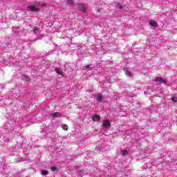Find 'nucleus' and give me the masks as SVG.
<instances>
[{"label":"nucleus","mask_w":177,"mask_h":177,"mask_svg":"<svg viewBox=\"0 0 177 177\" xmlns=\"http://www.w3.org/2000/svg\"><path fill=\"white\" fill-rule=\"evenodd\" d=\"M26 9L28 12H38V8L35 6H28Z\"/></svg>","instance_id":"obj_1"},{"label":"nucleus","mask_w":177,"mask_h":177,"mask_svg":"<svg viewBox=\"0 0 177 177\" xmlns=\"http://www.w3.org/2000/svg\"><path fill=\"white\" fill-rule=\"evenodd\" d=\"M156 81L160 84H167V80L161 77H157Z\"/></svg>","instance_id":"obj_2"},{"label":"nucleus","mask_w":177,"mask_h":177,"mask_svg":"<svg viewBox=\"0 0 177 177\" xmlns=\"http://www.w3.org/2000/svg\"><path fill=\"white\" fill-rule=\"evenodd\" d=\"M53 118H60L62 117V114L59 112H55L54 113H51L50 115Z\"/></svg>","instance_id":"obj_3"},{"label":"nucleus","mask_w":177,"mask_h":177,"mask_svg":"<svg viewBox=\"0 0 177 177\" xmlns=\"http://www.w3.org/2000/svg\"><path fill=\"white\" fill-rule=\"evenodd\" d=\"M78 10H80V12H85L86 10V8L85 7V5L84 4H80L78 6Z\"/></svg>","instance_id":"obj_4"},{"label":"nucleus","mask_w":177,"mask_h":177,"mask_svg":"<svg viewBox=\"0 0 177 177\" xmlns=\"http://www.w3.org/2000/svg\"><path fill=\"white\" fill-rule=\"evenodd\" d=\"M103 125L105 127V128H109L111 126V124H110V121L105 120L103 121Z\"/></svg>","instance_id":"obj_5"},{"label":"nucleus","mask_w":177,"mask_h":177,"mask_svg":"<svg viewBox=\"0 0 177 177\" xmlns=\"http://www.w3.org/2000/svg\"><path fill=\"white\" fill-rule=\"evenodd\" d=\"M49 131L48 127H46L44 129H41V133H43V136H46V132H48Z\"/></svg>","instance_id":"obj_6"},{"label":"nucleus","mask_w":177,"mask_h":177,"mask_svg":"<svg viewBox=\"0 0 177 177\" xmlns=\"http://www.w3.org/2000/svg\"><path fill=\"white\" fill-rule=\"evenodd\" d=\"M124 71L127 77H131L132 75V73L131 72V71H129V69L124 68Z\"/></svg>","instance_id":"obj_7"},{"label":"nucleus","mask_w":177,"mask_h":177,"mask_svg":"<svg viewBox=\"0 0 177 177\" xmlns=\"http://www.w3.org/2000/svg\"><path fill=\"white\" fill-rule=\"evenodd\" d=\"M55 72L57 73V74H59V75H63L64 72L62 70V68H55Z\"/></svg>","instance_id":"obj_8"},{"label":"nucleus","mask_w":177,"mask_h":177,"mask_svg":"<svg viewBox=\"0 0 177 177\" xmlns=\"http://www.w3.org/2000/svg\"><path fill=\"white\" fill-rule=\"evenodd\" d=\"M149 26H151V27H158V24H157V22H156V21H151L149 22Z\"/></svg>","instance_id":"obj_9"},{"label":"nucleus","mask_w":177,"mask_h":177,"mask_svg":"<svg viewBox=\"0 0 177 177\" xmlns=\"http://www.w3.org/2000/svg\"><path fill=\"white\" fill-rule=\"evenodd\" d=\"M92 120H93V121H94V122L100 121V116H99V115H95L93 116Z\"/></svg>","instance_id":"obj_10"},{"label":"nucleus","mask_w":177,"mask_h":177,"mask_svg":"<svg viewBox=\"0 0 177 177\" xmlns=\"http://www.w3.org/2000/svg\"><path fill=\"white\" fill-rule=\"evenodd\" d=\"M33 32H34V34H36L37 35H38V34H39V32H40L39 28L35 27L33 28Z\"/></svg>","instance_id":"obj_11"},{"label":"nucleus","mask_w":177,"mask_h":177,"mask_svg":"<svg viewBox=\"0 0 177 177\" xmlns=\"http://www.w3.org/2000/svg\"><path fill=\"white\" fill-rule=\"evenodd\" d=\"M96 100H97V102H102V100H103V97H102V95H97Z\"/></svg>","instance_id":"obj_12"},{"label":"nucleus","mask_w":177,"mask_h":177,"mask_svg":"<svg viewBox=\"0 0 177 177\" xmlns=\"http://www.w3.org/2000/svg\"><path fill=\"white\" fill-rule=\"evenodd\" d=\"M67 4L69 5V6H73L74 1L73 0H67Z\"/></svg>","instance_id":"obj_13"},{"label":"nucleus","mask_w":177,"mask_h":177,"mask_svg":"<svg viewBox=\"0 0 177 177\" xmlns=\"http://www.w3.org/2000/svg\"><path fill=\"white\" fill-rule=\"evenodd\" d=\"M121 154H122V156H127V154H128V151L122 150V151H121Z\"/></svg>","instance_id":"obj_14"},{"label":"nucleus","mask_w":177,"mask_h":177,"mask_svg":"<svg viewBox=\"0 0 177 177\" xmlns=\"http://www.w3.org/2000/svg\"><path fill=\"white\" fill-rule=\"evenodd\" d=\"M62 129H64V131H68V126L66 124H64L62 126Z\"/></svg>","instance_id":"obj_15"},{"label":"nucleus","mask_w":177,"mask_h":177,"mask_svg":"<svg viewBox=\"0 0 177 177\" xmlns=\"http://www.w3.org/2000/svg\"><path fill=\"white\" fill-rule=\"evenodd\" d=\"M116 8L117 9H122V5H121V3H118Z\"/></svg>","instance_id":"obj_16"},{"label":"nucleus","mask_w":177,"mask_h":177,"mask_svg":"<svg viewBox=\"0 0 177 177\" xmlns=\"http://www.w3.org/2000/svg\"><path fill=\"white\" fill-rule=\"evenodd\" d=\"M171 100H172V102H174V103H176V102H177V97H176V96L172 97H171Z\"/></svg>","instance_id":"obj_17"},{"label":"nucleus","mask_w":177,"mask_h":177,"mask_svg":"<svg viewBox=\"0 0 177 177\" xmlns=\"http://www.w3.org/2000/svg\"><path fill=\"white\" fill-rule=\"evenodd\" d=\"M47 174H48V171H46V170H43L41 171V175H46Z\"/></svg>","instance_id":"obj_18"},{"label":"nucleus","mask_w":177,"mask_h":177,"mask_svg":"<svg viewBox=\"0 0 177 177\" xmlns=\"http://www.w3.org/2000/svg\"><path fill=\"white\" fill-rule=\"evenodd\" d=\"M57 169V167L53 166V167H51V171H55Z\"/></svg>","instance_id":"obj_19"},{"label":"nucleus","mask_w":177,"mask_h":177,"mask_svg":"<svg viewBox=\"0 0 177 177\" xmlns=\"http://www.w3.org/2000/svg\"><path fill=\"white\" fill-rule=\"evenodd\" d=\"M26 81H30V77H26Z\"/></svg>","instance_id":"obj_20"},{"label":"nucleus","mask_w":177,"mask_h":177,"mask_svg":"<svg viewBox=\"0 0 177 177\" xmlns=\"http://www.w3.org/2000/svg\"><path fill=\"white\" fill-rule=\"evenodd\" d=\"M18 161H24V160L23 158H21L20 160H18Z\"/></svg>","instance_id":"obj_21"},{"label":"nucleus","mask_w":177,"mask_h":177,"mask_svg":"<svg viewBox=\"0 0 177 177\" xmlns=\"http://www.w3.org/2000/svg\"><path fill=\"white\" fill-rule=\"evenodd\" d=\"M85 67V68H89V66H84Z\"/></svg>","instance_id":"obj_22"}]
</instances>
